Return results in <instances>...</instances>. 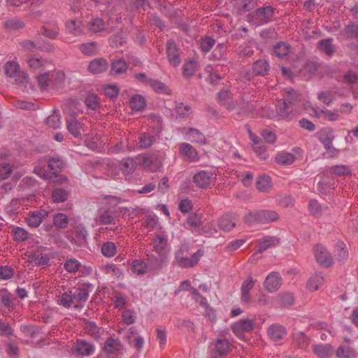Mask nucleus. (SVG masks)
<instances>
[{"instance_id":"64","label":"nucleus","mask_w":358,"mask_h":358,"mask_svg":"<svg viewBox=\"0 0 358 358\" xmlns=\"http://www.w3.org/2000/svg\"><path fill=\"white\" fill-rule=\"evenodd\" d=\"M60 304L66 308H69L73 306V301L71 296V292H64L59 299Z\"/></svg>"},{"instance_id":"19","label":"nucleus","mask_w":358,"mask_h":358,"mask_svg":"<svg viewBox=\"0 0 358 358\" xmlns=\"http://www.w3.org/2000/svg\"><path fill=\"white\" fill-rule=\"evenodd\" d=\"M325 283V279L321 272H316L311 275L308 282L306 287L312 292H315L321 288Z\"/></svg>"},{"instance_id":"10","label":"nucleus","mask_w":358,"mask_h":358,"mask_svg":"<svg viewBox=\"0 0 358 358\" xmlns=\"http://www.w3.org/2000/svg\"><path fill=\"white\" fill-rule=\"evenodd\" d=\"M179 152L185 161L194 162L199 159L198 152L189 143H180L179 145Z\"/></svg>"},{"instance_id":"21","label":"nucleus","mask_w":358,"mask_h":358,"mask_svg":"<svg viewBox=\"0 0 358 358\" xmlns=\"http://www.w3.org/2000/svg\"><path fill=\"white\" fill-rule=\"evenodd\" d=\"M268 334L271 340L278 341L284 338L287 335V331L283 326L273 324L268 327Z\"/></svg>"},{"instance_id":"14","label":"nucleus","mask_w":358,"mask_h":358,"mask_svg":"<svg viewBox=\"0 0 358 358\" xmlns=\"http://www.w3.org/2000/svg\"><path fill=\"white\" fill-rule=\"evenodd\" d=\"M123 349L124 346L118 338L109 337L104 343L103 350L107 354L115 355L121 353Z\"/></svg>"},{"instance_id":"1","label":"nucleus","mask_w":358,"mask_h":358,"mask_svg":"<svg viewBox=\"0 0 358 358\" xmlns=\"http://www.w3.org/2000/svg\"><path fill=\"white\" fill-rule=\"evenodd\" d=\"M279 215L275 210H257L248 213L244 217V222L247 224L261 223L267 224L275 222Z\"/></svg>"},{"instance_id":"28","label":"nucleus","mask_w":358,"mask_h":358,"mask_svg":"<svg viewBox=\"0 0 358 358\" xmlns=\"http://www.w3.org/2000/svg\"><path fill=\"white\" fill-rule=\"evenodd\" d=\"M69 195V191L55 187L52 191L51 197L54 203H62L68 200Z\"/></svg>"},{"instance_id":"7","label":"nucleus","mask_w":358,"mask_h":358,"mask_svg":"<svg viewBox=\"0 0 358 358\" xmlns=\"http://www.w3.org/2000/svg\"><path fill=\"white\" fill-rule=\"evenodd\" d=\"M166 54L169 64L178 66L181 63L180 51L176 42L169 40L166 43Z\"/></svg>"},{"instance_id":"47","label":"nucleus","mask_w":358,"mask_h":358,"mask_svg":"<svg viewBox=\"0 0 358 358\" xmlns=\"http://www.w3.org/2000/svg\"><path fill=\"white\" fill-rule=\"evenodd\" d=\"M88 27L91 31L98 33L105 29V23L101 18H92L89 22Z\"/></svg>"},{"instance_id":"32","label":"nucleus","mask_w":358,"mask_h":358,"mask_svg":"<svg viewBox=\"0 0 358 358\" xmlns=\"http://www.w3.org/2000/svg\"><path fill=\"white\" fill-rule=\"evenodd\" d=\"M283 101L287 102L286 103L297 112L298 106L300 103V97L296 91L292 90L288 92Z\"/></svg>"},{"instance_id":"36","label":"nucleus","mask_w":358,"mask_h":358,"mask_svg":"<svg viewBox=\"0 0 358 358\" xmlns=\"http://www.w3.org/2000/svg\"><path fill=\"white\" fill-rule=\"evenodd\" d=\"M64 165L63 160L58 157H51L48 160V168L54 175L60 173L64 168Z\"/></svg>"},{"instance_id":"15","label":"nucleus","mask_w":358,"mask_h":358,"mask_svg":"<svg viewBox=\"0 0 358 358\" xmlns=\"http://www.w3.org/2000/svg\"><path fill=\"white\" fill-rule=\"evenodd\" d=\"M213 176L211 172L201 171L194 176L193 182L197 187L206 189L210 184Z\"/></svg>"},{"instance_id":"54","label":"nucleus","mask_w":358,"mask_h":358,"mask_svg":"<svg viewBox=\"0 0 358 358\" xmlns=\"http://www.w3.org/2000/svg\"><path fill=\"white\" fill-rule=\"evenodd\" d=\"M320 117L327 121H336L339 118L338 110L322 109L320 110Z\"/></svg>"},{"instance_id":"42","label":"nucleus","mask_w":358,"mask_h":358,"mask_svg":"<svg viewBox=\"0 0 358 358\" xmlns=\"http://www.w3.org/2000/svg\"><path fill=\"white\" fill-rule=\"evenodd\" d=\"M293 341L294 344L299 348H306L309 343V338L304 334V333L298 331L293 334Z\"/></svg>"},{"instance_id":"18","label":"nucleus","mask_w":358,"mask_h":358,"mask_svg":"<svg viewBox=\"0 0 358 358\" xmlns=\"http://www.w3.org/2000/svg\"><path fill=\"white\" fill-rule=\"evenodd\" d=\"M108 63L104 58H96L91 61L88 71L92 74L102 73L108 69Z\"/></svg>"},{"instance_id":"2","label":"nucleus","mask_w":358,"mask_h":358,"mask_svg":"<svg viewBox=\"0 0 358 358\" xmlns=\"http://www.w3.org/2000/svg\"><path fill=\"white\" fill-rule=\"evenodd\" d=\"M204 255V251L201 249L194 252L191 257H188L187 252L180 248L176 252V260L180 267L188 268L193 267L199 261V259Z\"/></svg>"},{"instance_id":"16","label":"nucleus","mask_w":358,"mask_h":358,"mask_svg":"<svg viewBox=\"0 0 358 358\" xmlns=\"http://www.w3.org/2000/svg\"><path fill=\"white\" fill-rule=\"evenodd\" d=\"M273 8L271 6H264L257 8L255 10V19L259 24L268 22L273 17Z\"/></svg>"},{"instance_id":"22","label":"nucleus","mask_w":358,"mask_h":358,"mask_svg":"<svg viewBox=\"0 0 358 358\" xmlns=\"http://www.w3.org/2000/svg\"><path fill=\"white\" fill-rule=\"evenodd\" d=\"M94 346L84 340H78L75 346V352L81 356H90L94 352Z\"/></svg>"},{"instance_id":"25","label":"nucleus","mask_w":358,"mask_h":358,"mask_svg":"<svg viewBox=\"0 0 358 358\" xmlns=\"http://www.w3.org/2000/svg\"><path fill=\"white\" fill-rule=\"evenodd\" d=\"M334 354L337 358H357L358 354L352 347L348 345H340L336 350H334Z\"/></svg>"},{"instance_id":"60","label":"nucleus","mask_w":358,"mask_h":358,"mask_svg":"<svg viewBox=\"0 0 358 358\" xmlns=\"http://www.w3.org/2000/svg\"><path fill=\"white\" fill-rule=\"evenodd\" d=\"M188 134L192 138V141L197 142L200 144L206 143V138L204 135L198 129L191 128L189 129Z\"/></svg>"},{"instance_id":"45","label":"nucleus","mask_w":358,"mask_h":358,"mask_svg":"<svg viewBox=\"0 0 358 358\" xmlns=\"http://www.w3.org/2000/svg\"><path fill=\"white\" fill-rule=\"evenodd\" d=\"M3 27L9 31H17L24 27V22L18 18H11L4 22Z\"/></svg>"},{"instance_id":"49","label":"nucleus","mask_w":358,"mask_h":358,"mask_svg":"<svg viewBox=\"0 0 358 358\" xmlns=\"http://www.w3.org/2000/svg\"><path fill=\"white\" fill-rule=\"evenodd\" d=\"M159 257H156L153 255H151L148 257V264L151 269L157 270L162 267L165 255H158Z\"/></svg>"},{"instance_id":"23","label":"nucleus","mask_w":358,"mask_h":358,"mask_svg":"<svg viewBox=\"0 0 358 358\" xmlns=\"http://www.w3.org/2000/svg\"><path fill=\"white\" fill-rule=\"evenodd\" d=\"M252 70L253 74L256 76H265L270 70V66L266 60L259 59L253 63Z\"/></svg>"},{"instance_id":"17","label":"nucleus","mask_w":358,"mask_h":358,"mask_svg":"<svg viewBox=\"0 0 358 358\" xmlns=\"http://www.w3.org/2000/svg\"><path fill=\"white\" fill-rule=\"evenodd\" d=\"M313 352L318 358H331L334 354V348L331 344H315Z\"/></svg>"},{"instance_id":"8","label":"nucleus","mask_w":358,"mask_h":358,"mask_svg":"<svg viewBox=\"0 0 358 358\" xmlns=\"http://www.w3.org/2000/svg\"><path fill=\"white\" fill-rule=\"evenodd\" d=\"M70 291L71 292L73 307L76 309H81L83 307V303L88 299L89 291L84 287L76 288Z\"/></svg>"},{"instance_id":"51","label":"nucleus","mask_w":358,"mask_h":358,"mask_svg":"<svg viewBox=\"0 0 358 358\" xmlns=\"http://www.w3.org/2000/svg\"><path fill=\"white\" fill-rule=\"evenodd\" d=\"M40 34L48 38L55 39L59 36V30L57 27L50 28L48 26H43L40 29Z\"/></svg>"},{"instance_id":"30","label":"nucleus","mask_w":358,"mask_h":358,"mask_svg":"<svg viewBox=\"0 0 358 358\" xmlns=\"http://www.w3.org/2000/svg\"><path fill=\"white\" fill-rule=\"evenodd\" d=\"M343 36L345 38L350 40L358 39V24L353 22H350L344 27Z\"/></svg>"},{"instance_id":"52","label":"nucleus","mask_w":358,"mask_h":358,"mask_svg":"<svg viewBox=\"0 0 358 358\" xmlns=\"http://www.w3.org/2000/svg\"><path fill=\"white\" fill-rule=\"evenodd\" d=\"M126 43V38L122 34L117 33L112 35L109 38V44L112 48H119L123 46Z\"/></svg>"},{"instance_id":"4","label":"nucleus","mask_w":358,"mask_h":358,"mask_svg":"<svg viewBox=\"0 0 358 358\" xmlns=\"http://www.w3.org/2000/svg\"><path fill=\"white\" fill-rule=\"evenodd\" d=\"M248 95L243 94L241 97V104L239 106V109L236 113L237 117H245L251 116L253 117L257 114V106L252 101L248 99Z\"/></svg>"},{"instance_id":"29","label":"nucleus","mask_w":358,"mask_h":358,"mask_svg":"<svg viewBox=\"0 0 358 358\" xmlns=\"http://www.w3.org/2000/svg\"><path fill=\"white\" fill-rule=\"evenodd\" d=\"M149 86L158 94L170 95L172 92L171 90L159 80L152 79Z\"/></svg>"},{"instance_id":"38","label":"nucleus","mask_w":358,"mask_h":358,"mask_svg":"<svg viewBox=\"0 0 358 358\" xmlns=\"http://www.w3.org/2000/svg\"><path fill=\"white\" fill-rule=\"evenodd\" d=\"M136 168V162L134 158L127 157L121 161L120 169L125 174H131Z\"/></svg>"},{"instance_id":"59","label":"nucleus","mask_w":358,"mask_h":358,"mask_svg":"<svg viewBox=\"0 0 358 358\" xmlns=\"http://www.w3.org/2000/svg\"><path fill=\"white\" fill-rule=\"evenodd\" d=\"M80 263L76 259H69L64 263V268L69 273H76L80 267Z\"/></svg>"},{"instance_id":"62","label":"nucleus","mask_w":358,"mask_h":358,"mask_svg":"<svg viewBox=\"0 0 358 358\" xmlns=\"http://www.w3.org/2000/svg\"><path fill=\"white\" fill-rule=\"evenodd\" d=\"M330 172L338 176H345L350 173L349 167L345 165H336L331 166Z\"/></svg>"},{"instance_id":"39","label":"nucleus","mask_w":358,"mask_h":358,"mask_svg":"<svg viewBox=\"0 0 358 358\" xmlns=\"http://www.w3.org/2000/svg\"><path fill=\"white\" fill-rule=\"evenodd\" d=\"M275 162L280 165L292 164L296 159L295 156L289 152H280L275 156Z\"/></svg>"},{"instance_id":"33","label":"nucleus","mask_w":358,"mask_h":358,"mask_svg":"<svg viewBox=\"0 0 358 358\" xmlns=\"http://www.w3.org/2000/svg\"><path fill=\"white\" fill-rule=\"evenodd\" d=\"M332 41L333 39L331 38L320 40L317 43V47L320 51L324 52L327 56L331 57L334 52Z\"/></svg>"},{"instance_id":"55","label":"nucleus","mask_w":358,"mask_h":358,"mask_svg":"<svg viewBox=\"0 0 358 358\" xmlns=\"http://www.w3.org/2000/svg\"><path fill=\"white\" fill-rule=\"evenodd\" d=\"M116 246L113 242L104 243L101 246V252L107 257H113L116 253Z\"/></svg>"},{"instance_id":"11","label":"nucleus","mask_w":358,"mask_h":358,"mask_svg":"<svg viewBox=\"0 0 358 358\" xmlns=\"http://www.w3.org/2000/svg\"><path fill=\"white\" fill-rule=\"evenodd\" d=\"M282 281V278L279 273L271 272L266 278L264 286L268 292H274L280 287Z\"/></svg>"},{"instance_id":"56","label":"nucleus","mask_w":358,"mask_h":358,"mask_svg":"<svg viewBox=\"0 0 358 358\" xmlns=\"http://www.w3.org/2000/svg\"><path fill=\"white\" fill-rule=\"evenodd\" d=\"M196 63L194 61L185 62L182 66V73L186 78L192 76L196 71Z\"/></svg>"},{"instance_id":"5","label":"nucleus","mask_w":358,"mask_h":358,"mask_svg":"<svg viewBox=\"0 0 358 358\" xmlns=\"http://www.w3.org/2000/svg\"><path fill=\"white\" fill-rule=\"evenodd\" d=\"M212 350V358H222L227 356L231 350V344L227 338H217L214 343Z\"/></svg>"},{"instance_id":"63","label":"nucleus","mask_w":358,"mask_h":358,"mask_svg":"<svg viewBox=\"0 0 358 358\" xmlns=\"http://www.w3.org/2000/svg\"><path fill=\"white\" fill-rule=\"evenodd\" d=\"M278 299H279L280 303L282 306H285L292 305L294 303V301L293 294L289 292L280 293L278 295Z\"/></svg>"},{"instance_id":"48","label":"nucleus","mask_w":358,"mask_h":358,"mask_svg":"<svg viewBox=\"0 0 358 358\" xmlns=\"http://www.w3.org/2000/svg\"><path fill=\"white\" fill-rule=\"evenodd\" d=\"M336 92L333 90L322 91L317 94V99L327 106H329L335 99Z\"/></svg>"},{"instance_id":"41","label":"nucleus","mask_w":358,"mask_h":358,"mask_svg":"<svg viewBox=\"0 0 358 358\" xmlns=\"http://www.w3.org/2000/svg\"><path fill=\"white\" fill-rule=\"evenodd\" d=\"M236 225V221L229 215L222 216L219 221V227L225 231H231Z\"/></svg>"},{"instance_id":"40","label":"nucleus","mask_w":358,"mask_h":358,"mask_svg":"<svg viewBox=\"0 0 358 358\" xmlns=\"http://www.w3.org/2000/svg\"><path fill=\"white\" fill-rule=\"evenodd\" d=\"M290 51V45L285 42H279L273 48V52L280 57L283 58L288 55Z\"/></svg>"},{"instance_id":"57","label":"nucleus","mask_w":358,"mask_h":358,"mask_svg":"<svg viewBox=\"0 0 358 358\" xmlns=\"http://www.w3.org/2000/svg\"><path fill=\"white\" fill-rule=\"evenodd\" d=\"M147 268L146 264L141 260H135L132 262L131 269L137 275H143L145 273Z\"/></svg>"},{"instance_id":"50","label":"nucleus","mask_w":358,"mask_h":358,"mask_svg":"<svg viewBox=\"0 0 358 358\" xmlns=\"http://www.w3.org/2000/svg\"><path fill=\"white\" fill-rule=\"evenodd\" d=\"M53 224L59 229H65L69 224L67 215L62 213L56 214L53 218Z\"/></svg>"},{"instance_id":"34","label":"nucleus","mask_w":358,"mask_h":358,"mask_svg":"<svg viewBox=\"0 0 358 358\" xmlns=\"http://www.w3.org/2000/svg\"><path fill=\"white\" fill-rule=\"evenodd\" d=\"M79 49L84 55L92 56L98 53L99 45L95 41L85 43L80 45Z\"/></svg>"},{"instance_id":"31","label":"nucleus","mask_w":358,"mask_h":358,"mask_svg":"<svg viewBox=\"0 0 358 358\" xmlns=\"http://www.w3.org/2000/svg\"><path fill=\"white\" fill-rule=\"evenodd\" d=\"M157 139V136L150 133H143L138 138V145L141 148H150Z\"/></svg>"},{"instance_id":"13","label":"nucleus","mask_w":358,"mask_h":358,"mask_svg":"<svg viewBox=\"0 0 358 358\" xmlns=\"http://www.w3.org/2000/svg\"><path fill=\"white\" fill-rule=\"evenodd\" d=\"M119 215L113 210L106 209L100 210L96 221L100 224H115Z\"/></svg>"},{"instance_id":"35","label":"nucleus","mask_w":358,"mask_h":358,"mask_svg":"<svg viewBox=\"0 0 358 358\" xmlns=\"http://www.w3.org/2000/svg\"><path fill=\"white\" fill-rule=\"evenodd\" d=\"M129 64L123 59H115L111 63V72L115 74H123L128 69Z\"/></svg>"},{"instance_id":"12","label":"nucleus","mask_w":358,"mask_h":358,"mask_svg":"<svg viewBox=\"0 0 358 358\" xmlns=\"http://www.w3.org/2000/svg\"><path fill=\"white\" fill-rule=\"evenodd\" d=\"M255 323L250 319H242L231 325L233 332L241 337L244 332H249L254 328Z\"/></svg>"},{"instance_id":"3","label":"nucleus","mask_w":358,"mask_h":358,"mask_svg":"<svg viewBox=\"0 0 358 358\" xmlns=\"http://www.w3.org/2000/svg\"><path fill=\"white\" fill-rule=\"evenodd\" d=\"M64 75L60 72H48L37 76L38 83L40 87L44 88L48 86L55 87L57 83L64 80Z\"/></svg>"},{"instance_id":"27","label":"nucleus","mask_w":358,"mask_h":358,"mask_svg":"<svg viewBox=\"0 0 358 358\" xmlns=\"http://www.w3.org/2000/svg\"><path fill=\"white\" fill-rule=\"evenodd\" d=\"M66 127L69 132L72 134L75 138H78L81 136V129L82 124L81 123L73 118H66Z\"/></svg>"},{"instance_id":"37","label":"nucleus","mask_w":358,"mask_h":358,"mask_svg":"<svg viewBox=\"0 0 358 358\" xmlns=\"http://www.w3.org/2000/svg\"><path fill=\"white\" fill-rule=\"evenodd\" d=\"M68 32L73 35H79L83 32L82 22L77 19L68 20L66 22Z\"/></svg>"},{"instance_id":"24","label":"nucleus","mask_w":358,"mask_h":358,"mask_svg":"<svg viewBox=\"0 0 358 358\" xmlns=\"http://www.w3.org/2000/svg\"><path fill=\"white\" fill-rule=\"evenodd\" d=\"M153 248L158 255H166L168 248V240L163 236L156 235L152 239Z\"/></svg>"},{"instance_id":"61","label":"nucleus","mask_w":358,"mask_h":358,"mask_svg":"<svg viewBox=\"0 0 358 358\" xmlns=\"http://www.w3.org/2000/svg\"><path fill=\"white\" fill-rule=\"evenodd\" d=\"M29 258H31V262L37 266H47L50 262V259L46 255H33Z\"/></svg>"},{"instance_id":"6","label":"nucleus","mask_w":358,"mask_h":358,"mask_svg":"<svg viewBox=\"0 0 358 358\" xmlns=\"http://www.w3.org/2000/svg\"><path fill=\"white\" fill-rule=\"evenodd\" d=\"M314 255L316 261L322 266L327 268L331 266L333 259L331 254L326 248L320 244L314 247Z\"/></svg>"},{"instance_id":"20","label":"nucleus","mask_w":358,"mask_h":358,"mask_svg":"<svg viewBox=\"0 0 358 358\" xmlns=\"http://www.w3.org/2000/svg\"><path fill=\"white\" fill-rule=\"evenodd\" d=\"M280 243V238L275 236H267L258 240V252L262 253Z\"/></svg>"},{"instance_id":"44","label":"nucleus","mask_w":358,"mask_h":358,"mask_svg":"<svg viewBox=\"0 0 358 358\" xmlns=\"http://www.w3.org/2000/svg\"><path fill=\"white\" fill-rule=\"evenodd\" d=\"M336 257L339 262H344L348 257V251L343 242H338L335 248Z\"/></svg>"},{"instance_id":"46","label":"nucleus","mask_w":358,"mask_h":358,"mask_svg":"<svg viewBox=\"0 0 358 358\" xmlns=\"http://www.w3.org/2000/svg\"><path fill=\"white\" fill-rule=\"evenodd\" d=\"M271 187V179L268 176H260L257 181V188L261 192H266Z\"/></svg>"},{"instance_id":"43","label":"nucleus","mask_w":358,"mask_h":358,"mask_svg":"<svg viewBox=\"0 0 358 358\" xmlns=\"http://www.w3.org/2000/svg\"><path fill=\"white\" fill-rule=\"evenodd\" d=\"M129 106L132 110H141L145 106V100L141 95L136 94L130 99Z\"/></svg>"},{"instance_id":"53","label":"nucleus","mask_w":358,"mask_h":358,"mask_svg":"<svg viewBox=\"0 0 358 358\" xmlns=\"http://www.w3.org/2000/svg\"><path fill=\"white\" fill-rule=\"evenodd\" d=\"M176 112L178 116L180 118H187L192 113V108L190 106L183 103H178L176 106Z\"/></svg>"},{"instance_id":"58","label":"nucleus","mask_w":358,"mask_h":358,"mask_svg":"<svg viewBox=\"0 0 358 358\" xmlns=\"http://www.w3.org/2000/svg\"><path fill=\"white\" fill-rule=\"evenodd\" d=\"M5 73L9 77H14L19 71V65L15 62H8L4 65Z\"/></svg>"},{"instance_id":"26","label":"nucleus","mask_w":358,"mask_h":358,"mask_svg":"<svg viewBox=\"0 0 358 358\" xmlns=\"http://www.w3.org/2000/svg\"><path fill=\"white\" fill-rule=\"evenodd\" d=\"M287 102L279 101L276 105V112L279 117L281 118H290L291 116L294 115V113L296 112L290 106H288Z\"/></svg>"},{"instance_id":"9","label":"nucleus","mask_w":358,"mask_h":358,"mask_svg":"<svg viewBox=\"0 0 358 358\" xmlns=\"http://www.w3.org/2000/svg\"><path fill=\"white\" fill-rule=\"evenodd\" d=\"M49 215V211L45 209H40L29 213L26 222L29 227L37 228L42 223L43 220Z\"/></svg>"}]
</instances>
